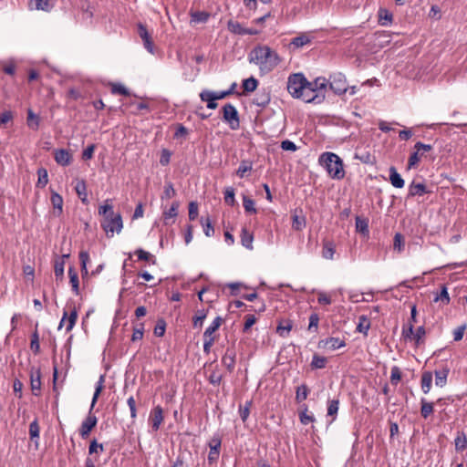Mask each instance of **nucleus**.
I'll use <instances>...</instances> for the list:
<instances>
[{
    "mask_svg": "<svg viewBox=\"0 0 467 467\" xmlns=\"http://www.w3.org/2000/svg\"><path fill=\"white\" fill-rule=\"evenodd\" d=\"M327 81L329 88L333 90L335 94L342 95L348 89L346 77L340 72L330 75L329 80Z\"/></svg>",
    "mask_w": 467,
    "mask_h": 467,
    "instance_id": "obj_5",
    "label": "nucleus"
},
{
    "mask_svg": "<svg viewBox=\"0 0 467 467\" xmlns=\"http://www.w3.org/2000/svg\"><path fill=\"white\" fill-rule=\"evenodd\" d=\"M449 368L447 367L440 370H435V384L438 387H444L447 383V378L449 375Z\"/></svg>",
    "mask_w": 467,
    "mask_h": 467,
    "instance_id": "obj_28",
    "label": "nucleus"
},
{
    "mask_svg": "<svg viewBox=\"0 0 467 467\" xmlns=\"http://www.w3.org/2000/svg\"><path fill=\"white\" fill-rule=\"evenodd\" d=\"M54 158L57 163L62 166H67L71 162V155L64 149L57 150L54 153Z\"/></svg>",
    "mask_w": 467,
    "mask_h": 467,
    "instance_id": "obj_18",
    "label": "nucleus"
},
{
    "mask_svg": "<svg viewBox=\"0 0 467 467\" xmlns=\"http://www.w3.org/2000/svg\"><path fill=\"white\" fill-rule=\"evenodd\" d=\"M429 192H430V191L427 189V187L424 183H421V182L416 183V182H412L409 185V192H408L409 197L422 196Z\"/></svg>",
    "mask_w": 467,
    "mask_h": 467,
    "instance_id": "obj_16",
    "label": "nucleus"
},
{
    "mask_svg": "<svg viewBox=\"0 0 467 467\" xmlns=\"http://www.w3.org/2000/svg\"><path fill=\"white\" fill-rule=\"evenodd\" d=\"M114 206L107 200L99 209V214L103 216L101 226L108 237H113L117 229V216L114 213Z\"/></svg>",
    "mask_w": 467,
    "mask_h": 467,
    "instance_id": "obj_3",
    "label": "nucleus"
},
{
    "mask_svg": "<svg viewBox=\"0 0 467 467\" xmlns=\"http://www.w3.org/2000/svg\"><path fill=\"white\" fill-rule=\"evenodd\" d=\"M434 301H441L444 305H448L450 303V296L446 286H442L441 293L434 297Z\"/></svg>",
    "mask_w": 467,
    "mask_h": 467,
    "instance_id": "obj_52",
    "label": "nucleus"
},
{
    "mask_svg": "<svg viewBox=\"0 0 467 467\" xmlns=\"http://www.w3.org/2000/svg\"><path fill=\"white\" fill-rule=\"evenodd\" d=\"M253 169V162L248 160H243L236 170V175L240 178H244L245 173L251 171Z\"/></svg>",
    "mask_w": 467,
    "mask_h": 467,
    "instance_id": "obj_32",
    "label": "nucleus"
},
{
    "mask_svg": "<svg viewBox=\"0 0 467 467\" xmlns=\"http://www.w3.org/2000/svg\"><path fill=\"white\" fill-rule=\"evenodd\" d=\"M389 182L393 187L401 189L405 185L404 180L401 178L400 174L397 171L396 168L391 166L389 168Z\"/></svg>",
    "mask_w": 467,
    "mask_h": 467,
    "instance_id": "obj_21",
    "label": "nucleus"
},
{
    "mask_svg": "<svg viewBox=\"0 0 467 467\" xmlns=\"http://www.w3.org/2000/svg\"><path fill=\"white\" fill-rule=\"evenodd\" d=\"M243 205L244 208V211L249 213H255V203L254 201L249 198L248 196L244 195L243 196Z\"/></svg>",
    "mask_w": 467,
    "mask_h": 467,
    "instance_id": "obj_46",
    "label": "nucleus"
},
{
    "mask_svg": "<svg viewBox=\"0 0 467 467\" xmlns=\"http://www.w3.org/2000/svg\"><path fill=\"white\" fill-rule=\"evenodd\" d=\"M310 87L315 89L316 94L321 95V99L324 101L328 87V81L326 78L318 77L313 81L309 82Z\"/></svg>",
    "mask_w": 467,
    "mask_h": 467,
    "instance_id": "obj_12",
    "label": "nucleus"
},
{
    "mask_svg": "<svg viewBox=\"0 0 467 467\" xmlns=\"http://www.w3.org/2000/svg\"><path fill=\"white\" fill-rule=\"evenodd\" d=\"M27 125L32 130H37L39 126V118L33 112L32 109L27 110Z\"/></svg>",
    "mask_w": 467,
    "mask_h": 467,
    "instance_id": "obj_44",
    "label": "nucleus"
},
{
    "mask_svg": "<svg viewBox=\"0 0 467 467\" xmlns=\"http://www.w3.org/2000/svg\"><path fill=\"white\" fill-rule=\"evenodd\" d=\"M201 224H202V226L203 228L204 234L207 237H211V236L213 235L214 228L212 225V223H211V220L209 219V217H207V218L202 217L201 218Z\"/></svg>",
    "mask_w": 467,
    "mask_h": 467,
    "instance_id": "obj_39",
    "label": "nucleus"
},
{
    "mask_svg": "<svg viewBox=\"0 0 467 467\" xmlns=\"http://www.w3.org/2000/svg\"><path fill=\"white\" fill-rule=\"evenodd\" d=\"M222 363L229 372H232L235 366V352L233 349L227 348L222 358Z\"/></svg>",
    "mask_w": 467,
    "mask_h": 467,
    "instance_id": "obj_17",
    "label": "nucleus"
},
{
    "mask_svg": "<svg viewBox=\"0 0 467 467\" xmlns=\"http://www.w3.org/2000/svg\"><path fill=\"white\" fill-rule=\"evenodd\" d=\"M258 81L254 77H250L243 81L244 90L246 92H253L256 89Z\"/></svg>",
    "mask_w": 467,
    "mask_h": 467,
    "instance_id": "obj_40",
    "label": "nucleus"
},
{
    "mask_svg": "<svg viewBox=\"0 0 467 467\" xmlns=\"http://www.w3.org/2000/svg\"><path fill=\"white\" fill-rule=\"evenodd\" d=\"M401 379V372L399 367L394 366L391 368L390 372V382L393 385H397Z\"/></svg>",
    "mask_w": 467,
    "mask_h": 467,
    "instance_id": "obj_54",
    "label": "nucleus"
},
{
    "mask_svg": "<svg viewBox=\"0 0 467 467\" xmlns=\"http://www.w3.org/2000/svg\"><path fill=\"white\" fill-rule=\"evenodd\" d=\"M38 180L36 182V187L44 188L48 183V174L47 171L44 168H41L37 171Z\"/></svg>",
    "mask_w": 467,
    "mask_h": 467,
    "instance_id": "obj_41",
    "label": "nucleus"
},
{
    "mask_svg": "<svg viewBox=\"0 0 467 467\" xmlns=\"http://www.w3.org/2000/svg\"><path fill=\"white\" fill-rule=\"evenodd\" d=\"M327 364V358L322 356L314 355L311 361V367L313 368H323Z\"/></svg>",
    "mask_w": 467,
    "mask_h": 467,
    "instance_id": "obj_48",
    "label": "nucleus"
},
{
    "mask_svg": "<svg viewBox=\"0 0 467 467\" xmlns=\"http://www.w3.org/2000/svg\"><path fill=\"white\" fill-rule=\"evenodd\" d=\"M206 311L205 310H199L196 314V316L193 317V327H202L203 320L206 318Z\"/></svg>",
    "mask_w": 467,
    "mask_h": 467,
    "instance_id": "obj_57",
    "label": "nucleus"
},
{
    "mask_svg": "<svg viewBox=\"0 0 467 467\" xmlns=\"http://www.w3.org/2000/svg\"><path fill=\"white\" fill-rule=\"evenodd\" d=\"M176 194V192L173 188V184L171 182H167L164 186L163 194L161 195V199H171L174 197Z\"/></svg>",
    "mask_w": 467,
    "mask_h": 467,
    "instance_id": "obj_53",
    "label": "nucleus"
},
{
    "mask_svg": "<svg viewBox=\"0 0 467 467\" xmlns=\"http://www.w3.org/2000/svg\"><path fill=\"white\" fill-rule=\"evenodd\" d=\"M338 404H339V401L337 400H333L328 402V406H327V415L328 416H334L337 413Z\"/></svg>",
    "mask_w": 467,
    "mask_h": 467,
    "instance_id": "obj_61",
    "label": "nucleus"
},
{
    "mask_svg": "<svg viewBox=\"0 0 467 467\" xmlns=\"http://www.w3.org/2000/svg\"><path fill=\"white\" fill-rule=\"evenodd\" d=\"M222 379L223 375L217 370H213L209 376V382L213 385H219Z\"/></svg>",
    "mask_w": 467,
    "mask_h": 467,
    "instance_id": "obj_60",
    "label": "nucleus"
},
{
    "mask_svg": "<svg viewBox=\"0 0 467 467\" xmlns=\"http://www.w3.org/2000/svg\"><path fill=\"white\" fill-rule=\"evenodd\" d=\"M307 412V408H305V410L299 413L300 421L304 425H307L308 423L315 420L314 416L312 414H308Z\"/></svg>",
    "mask_w": 467,
    "mask_h": 467,
    "instance_id": "obj_55",
    "label": "nucleus"
},
{
    "mask_svg": "<svg viewBox=\"0 0 467 467\" xmlns=\"http://www.w3.org/2000/svg\"><path fill=\"white\" fill-rule=\"evenodd\" d=\"M30 348L36 354L39 352L40 345H39V338L38 334L36 331L33 333L31 337V343H30Z\"/></svg>",
    "mask_w": 467,
    "mask_h": 467,
    "instance_id": "obj_63",
    "label": "nucleus"
},
{
    "mask_svg": "<svg viewBox=\"0 0 467 467\" xmlns=\"http://www.w3.org/2000/svg\"><path fill=\"white\" fill-rule=\"evenodd\" d=\"M425 334H426V332H425L424 327L420 326L416 329V331L414 332V335H413V339L415 340V343L417 345H419L420 343L422 338L425 337Z\"/></svg>",
    "mask_w": 467,
    "mask_h": 467,
    "instance_id": "obj_64",
    "label": "nucleus"
},
{
    "mask_svg": "<svg viewBox=\"0 0 467 467\" xmlns=\"http://www.w3.org/2000/svg\"><path fill=\"white\" fill-rule=\"evenodd\" d=\"M163 419L164 417L162 408L159 405L155 406L151 410L149 417V421L153 431H157L160 429Z\"/></svg>",
    "mask_w": 467,
    "mask_h": 467,
    "instance_id": "obj_11",
    "label": "nucleus"
},
{
    "mask_svg": "<svg viewBox=\"0 0 467 467\" xmlns=\"http://www.w3.org/2000/svg\"><path fill=\"white\" fill-rule=\"evenodd\" d=\"M224 201L229 205H234L235 199H234V190L232 187H228L225 189L224 192Z\"/></svg>",
    "mask_w": 467,
    "mask_h": 467,
    "instance_id": "obj_59",
    "label": "nucleus"
},
{
    "mask_svg": "<svg viewBox=\"0 0 467 467\" xmlns=\"http://www.w3.org/2000/svg\"><path fill=\"white\" fill-rule=\"evenodd\" d=\"M309 393V389L306 385L302 384L297 387L296 391V400L297 402H302L303 400H306Z\"/></svg>",
    "mask_w": 467,
    "mask_h": 467,
    "instance_id": "obj_38",
    "label": "nucleus"
},
{
    "mask_svg": "<svg viewBox=\"0 0 467 467\" xmlns=\"http://www.w3.org/2000/svg\"><path fill=\"white\" fill-rule=\"evenodd\" d=\"M39 432H40V428H39L37 420H35L29 425V436H30V439L32 441H34L35 439L38 440L39 439ZM36 445L38 444L37 441H36Z\"/></svg>",
    "mask_w": 467,
    "mask_h": 467,
    "instance_id": "obj_42",
    "label": "nucleus"
},
{
    "mask_svg": "<svg viewBox=\"0 0 467 467\" xmlns=\"http://www.w3.org/2000/svg\"><path fill=\"white\" fill-rule=\"evenodd\" d=\"M68 254H64L62 257H57L54 261V273L57 279H62L64 275L65 258L68 257Z\"/></svg>",
    "mask_w": 467,
    "mask_h": 467,
    "instance_id": "obj_23",
    "label": "nucleus"
},
{
    "mask_svg": "<svg viewBox=\"0 0 467 467\" xmlns=\"http://www.w3.org/2000/svg\"><path fill=\"white\" fill-rule=\"evenodd\" d=\"M200 99L202 101H206L207 103L209 101L215 100V92L214 91H211V90H207V89L202 90L200 93Z\"/></svg>",
    "mask_w": 467,
    "mask_h": 467,
    "instance_id": "obj_62",
    "label": "nucleus"
},
{
    "mask_svg": "<svg viewBox=\"0 0 467 467\" xmlns=\"http://www.w3.org/2000/svg\"><path fill=\"white\" fill-rule=\"evenodd\" d=\"M346 346L343 339L339 337H327L318 342V347L328 350H336Z\"/></svg>",
    "mask_w": 467,
    "mask_h": 467,
    "instance_id": "obj_14",
    "label": "nucleus"
},
{
    "mask_svg": "<svg viewBox=\"0 0 467 467\" xmlns=\"http://www.w3.org/2000/svg\"><path fill=\"white\" fill-rule=\"evenodd\" d=\"M370 327V321L369 319L365 317L361 316L359 317V321L357 326V330L360 333H364L365 335L368 333V329Z\"/></svg>",
    "mask_w": 467,
    "mask_h": 467,
    "instance_id": "obj_43",
    "label": "nucleus"
},
{
    "mask_svg": "<svg viewBox=\"0 0 467 467\" xmlns=\"http://www.w3.org/2000/svg\"><path fill=\"white\" fill-rule=\"evenodd\" d=\"M119 95L130 96L128 89L121 84H119ZM129 99H130L129 105H127L126 103L123 102L121 107H126L127 109H130V112H132V113H137L138 111H140L141 109H148V105L145 103H142V102L135 103V102H133V99L130 97H129Z\"/></svg>",
    "mask_w": 467,
    "mask_h": 467,
    "instance_id": "obj_9",
    "label": "nucleus"
},
{
    "mask_svg": "<svg viewBox=\"0 0 467 467\" xmlns=\"http://www.w3.org/2000/svg\"><path fill=\"white\" fill-rule=\"evenodd\" d=\"M292 219H293V222H292L293 229H295L296 231H301L306 226V220L304 217H300L296 214H294Z\"/></svg>",
    "mask_w": 467,
    "mask_h": 467,
    "instance_id": "obj_50",
    "label": "nucleus"
},
{
    "mask_svg": "<svg viewBox=\"0 0 467 467\" xmlns=\"http://www.w3.org/2000/svg\"><path fill=\"white\" fill-rule=\"evenodd\" d=\"M179 202H173L169 210L163 212V222L166 225L171 224L173 219L178 215Z\"/></svg>",
    "mask_w": 467,
    "mask_h": 467,
    "instance_id": "obj_20",
    "label": "nucleus"
},
{
    "mask_svg": "<svg viewBox=\"0 0 467 467\" xmlns=\"http://www.w3.org/2000/svg\"><path fill=\"white\" fill-rule=\"evenodd\" d=\"M136 253H137L138 258L140 260L149 261V262H151L152 264H155V262H156L155 257L150 253L146 252L142 249L138 250Z\"/></svg>",
    "mask_w": 467,
    "mask_h": 467,
    "instance_id": "obj_56",
    "label": "nucleus"
},
{
    "mask_svg": "<svg viewBox=\"0 0 467 467\" xmlns=\"http://www.w3.org/2000/svg\"><path fill=\"white\" fill-rule=\"evenodd\" d=\"M78 318V311L74 306L70 311H68V315L67 317V327L66 331L69 332L72 330L73 327L76 324Z\"/></svg>",
    "mask_w": 467,
    "mask_h": 467,
    "instance_id": "obj_35",
    "label": "nucleus"
},
{
    "mask_svg": "<svg viewBox=\"0 0 467 467\" xmlns=\"http://www.w3.org/2000/svg\"><path fill=\"white\" fill-rule=\"evenodd\" d=\"M455 449L457 451H462L467 448V439L464 433L459 435L455 441Z\"/></svg>",
    "mask_w": 467,
    "mask_h": 467,
    "instance_id": "obj_49",
    "label": "nucleus"
},
{
    "mask_svg": "<svg viewBox=\"0 0 467 467\" xmlns=\"http://www.w3.org/2000/svg\"><path fill=\"white\" fill-rule=\"evenodd\" d=\"M227 27L232 33L237 35H244V33L248 32L247 28L243 27L239 22L234 20L228 21Z\"/></svg>",
    "mask_w": 467,
    "mask_h": 467,
    "instance_id": "obj_34",
    "label": "nucleus"
},
{
    "mask_svg": "<svg viewBox=\"0 0 467 467\" xmlns=\"http://www.w3.org/2000/svg\"><path fill=\"white\" fill-rule=\"evenodd\" d=\"M432 373L431 371H424L421 375L420 387L424 394H428L431 389Z\"/></svg>",
    "mask_w": 467,
    "mask_h": 467,
    "instance_id": "obj_27",
    "label": "nucleus"
},
{
    "mask_svg": "<svg viewBox=\"0 0 467 467\" xmlns=\"http://www.w3.org/2000/svg\"><path fill=\"white\" fill-rule=\"evenodd\" d=\"M68 276H69V282L72 286L73 292L78 296L79 295V281H78V275L74 267L68 268Z\"/></svg>",
    "mask_w": 467,
    "mask_h": 467,
    "instance_id": "obj_29",
    "label": "nucleus"
},
{
    "mask_svg": "<svg viewBox=\"0 0 467 467\" xmlns=\"http://www.w3.org/2000/svg\"><path fill=\"white\" fill-rule=\"evenodd\" d=\"M79 260L81 264V272L82 275L86 276L88 275V263L89 262V254L87 251H81L79 253Z\"/></svg>",
    "mask_w": 467,
    "mask_h": 467,
    "instance_id": "obj_37",
    "label": "nucleus"
},
{
    "mask_svg": "<svg viewBox=\"0 0 467 467\" xmlns=\"http://www.w3.org/2000/svg\"><path fill=\"white\" fill-rule=\"evenodd\" d=\"M336 253V246L331 241H324L322 246V257L327 260H333Z\"/></svg>",
    "mask_w": 467,
    "mask_h": 467,
    "instance_id": "obj_24",
    "label": "nucleus"
},
{
    "mask_svg": "<svg viewBox=\"0 0 467 467\" xmlns=\"http://www.w3.org/2000/svg\"><path fill=\"white\" fill-rule=\"evenodd\" d=\"M199 210L196 202H191L189 203V219L194 221L198 217Z\"/></svg>",
    "mask_w": 467,
    "mask_h": 467,
    "instance_id": "obj_58",
    "label": "nucleus"
},
{
    "mask_svg": "<svg viewBox=\"0 0 467 467\" xmlns=\"http://www.w3.org/2000/svg\"><path fill=\"white\" fill-rule=\"evenodd\" d=\"M311 37L307 34L302 33L291 40L290 46L295 48H300L311 43Z\"/></svg>",
    "mask_w": 467,
    "mask_h": 467,
    "instance_id": "obj_25",
    "label": "nucleus"
},
{
    "mask_svg": "<svg viewBox=\"0 0 467 467\" xmlns=\"http://www.w3.org/2000/svg\"><path fill=\"white\" fill-rule=\"evenodd\" d=\"M420 414L424 419H427L434 411V406L432 402H428L425 399L420 400Z\"/></svg>",
    "mask_w": 467,
    "mask_h": 467,
    "instance_id": "obj_33",
    "label": "nucleus"
},
{
    "mask_svg": "<svg viewBox=\"0 0 467 467\" xmlns=\"http://www.w3.org/2000/svg\"><path fill=\"white\" fill-rule=\"evenodd\" d=\"M223 323V318L221 317H216L212 324L205 329L203 333V337H214L213 335L216 330L221 327Z\"/></svg>",
    "mask_w": 467,
    "mask_h": 467,
    "instance_id": "obj_31",
    "label": "nucleus"
},
{
    "mask_svg": "<svg viewBox=\"0 0 467 467\" xmlns=\"http://www.w3.org/2000/svg\"><path fill=\"white\" fill-rule=\"evenodd\" d=\"M222 444V439L219 434H214L209 441V454H208V462L209 463L216 462L220 456V449Z\"/></svg>",
    "mask_w": 467,
    "mask_h": 467,
    "instance_id": "obj_8",
    "label": "nucleus"
},
{
    "mask_svg": "<svg viewBox=\"0 0 467 467\" xmlns=\"http://www.w3.org/2000/svg\"><path fill=\"white\" fill-rule=\"evenodd\" d=\"M318 163L334 180H341L345 176L344 164L340 157L334 152H323L318 158Z\"/></svg>",
    "mask_w": 467,
    "mask_h": 467,
    "instance_id": "obj_2",
    "label": "nucleus"
},
{
    "mask_svg": "<svg viewBox=\"0 0 467 467\" xmlns=\"http://www.w3.org/2000/svg\"><path fill=\"white\" fill-rule=\"evenodd\" d=\"M303 101L306 103H315L319 104L322 103L323 100L321 99V95L316 94L315 89H313L310 85L308 84V81H306L303 93L300 98Z\"/></svg>",
    "mask_w": 467,
    "mask_h": 467,
    "instance_id": "obj_13",
    "label": "nucleus"
},
{
    "mask_svg": "<svg viewBox=\"0 0 467 467\" xmlns=\"http://www.w3.org/2000/svg\"><path fill=\"white\" fill-rule=\"evenodd\" d=\"M241 244L248 250H253L254 235L246 228H243L241 231Z\"/></svg>",
    "mask_w": 467,
    "mask_h": 467,
    "instance_id": "obj_26",
    "label": "nucleus"
},
{
    "mask_svg": "<svg viewBox=\"0 0 467 467\" xmlns=\"http://www.w3.org/2000/svg\"><path fill=\"white\" fill-rule=\"evenodd\" d=\"M75 190L77 192V194L81 199V201L86 203L87 201V192H86V184L83 181L78 182L76 184Z\"/></svg>",
    "mask_w": 467,
    "mask_h": 467,
    "instance_id": "obj_47",
    "label": "nucleus"
},
{
    "mask_svg": "<svg viewBox=\"0 0 467 467\" xmlns=\"http://www.w3.org/2000/svg\"><path fill=\"white\" fill-rule=\"evenodd\" d=\"M96 424H97V418L94 415H92L91 413H89L88 416L85 419V420L81 424V427L79 429L80 436L83 439L88 438L91 430L96 426Z\"/></svg>",
    "mask_w": 467,
    "mask_h": 467,
    "instance_id": "obj_15",
    "label": "nucleus"
},
{
    "mask_svg": "<svg viewBox=\"0 0 467 467\" xmlns=\"http://www.w3.org/2000/svg\"><path fill=\"white\" fill-rule=\"evenodd\" d=\"M307 79L302 73L293 74L287 80V90L296 99H300Z\"/></svg>",
    "mask_w": 467,
    "mask_h": 467,
    "instance_id": "obj_4",
    "label": "nucleus"
},
{
    "mask_svg": "<svg viewBox=\"0 0 467 467\" xmlns=\"http://www.w3.org/2000/svg\"><path fill=\"white\" fill-rule=\"evenodd\" d=\"M431 149H432V146L430 144H424L420 141L417 142L414 145L415 151L412 152L409 158L407 169L411 170V169L416 168L418 166L423 153L430 151Z\"/></svg>",
    "mask_w": 467,
    "mask_h": 467,
    "instance_id": "obj_6",
    "label": "nucleus"
},
{
    "mask_svg": "<svg viewBox=\"0 0 467 467\" xmlns=\"http://www.w3.org/2000/svg\"><path fill=\"white\" fill-rule=\"evenodd\" d=\"M51 202L54 209L57 210L58 214H61L63 211V198L61 195L53 192L51 194Z\"/></svg>",
    "mask_w": 467,
    "mask_h": 467,
    "instance_id": "obj_36",
    "label": "nucleus"
},
{
    "mask_svg": "<svg viewBox=\"0 0 467 467\" xmlns=\"http://www.w3.org/2000/svg\"><path fill=\"white\" fill-rule=\"evenodd\" d=\"M249 62L257 65L262 72L272 71L280 62L279 56L267 46L255 47L248 57Z\"/></svg>",
    "mask_w": 467,
    "mask_h": 467,
    "instance_id": "obj_1",
    "label": "nucleus"
},
{
    "mask_svg": "<svg viewBox=\"0 0 467 467\" xmlns=\"http://www.w3.org/2000/svg\"><path fill=\"white\" fill-rule=\"evenodd\" d=\"M138 35L141 38V40L143 42V47H145V49L152 55L155 54V47H154V44L151 39V36L148 32V30L144 25H142V24L138 25Z\"/></svg>",
    "mask_w": 467,
    "mask_h": 467,
    "instance_id": "obj_10",
    "label": "nucleus"
},
{
    "mask_svg": "<svg viewBox=\"0 0 467 467\" xmlns=\"http://www.w3.org/2000/svg\"><path fill=\"white\" fill-rule=\"evenodd\" d=\"M36 9L42 11H50L54 6V0H35Z\"/></svg>",
    "mask_w": 467,
    "mask_h": 467,
    "instance_id": "obj_45",
    "label": "nucleus"
},
{
    "mask_svg": "<svg viewBox=\"0 0 467 467\" xmlns=\"http://www.w3.org/2000/svg\"><path fill=\"white\" fill-rule=\"evenodd\" d=\"M210 17V13L206 11L191 12V23L200 24L206 23Z\"/></svg>",
    "mask_w": 467,
    "mask_h": 467,
    "instance_id": "obj_30",
    "label": "nucleus"
},
{
    "mask_svg": "<svg viewBox=\"0 0 467 467\" xmlns=\"http://www.w3.org/2000/svg\"><path fill=\"white\" fill-rule=\"evenodd\" d=\"M223 120L227 122L232 130H237L240 126L239 115L236 108L231 104H225L223 108Z\"/></svg>",
    "mask_w": 467,
    "mask_h": 467,
    "instance_id": "obj_7",
    "label": "nucleus"
},
{
    "mask_svg": "<svg viewBox=\"0 0 467 467\" xmlns=\"http://www.w3.org/2000/svg\"><path fill=\"white\" fill-rule=\"evenodd\" d=\"M30 385L34 395L38 396L41 389V379L39 370L32 371L30 375Z\"/></svg>",
    "mask_w": 467,
    "mask_h": 467,
    "instance_id": "obj_22",
    "label": "nucleus"
},
{
    "mask_svg": "<svg viewBox=\"0 0 467 467\" xmlns=\"http://www.w3.org/2000/svg\"><path fill=\"white\" fill-rule=\"evenodd\" d=\"M252 406V400H248L245 402L244 406H240L239 413L242 420L244 422L250 414V408Z\"/></svg>",
    "mask_w": 467,
    "mask_h": 467,
    "instance_id": "obj_51",
    "label": "nucleus"
},
{
    "mask_svg": "<svg viewBox=\"0 0 467 467\" xmlns=\"http://www.w3.org/2000/svg\"><path fill=\"white\" fill-rule=\"evenodd\" d=\"M292 327L293 322L290 319L281 320L276 327V333L279 335V337L286 338L288 337Z\"/></svg>",
    "mask_w": 467,
    "mask_h": 467,
    "instance_id": "obj_19",
    "label": "nucleus"
}]
</instances>
